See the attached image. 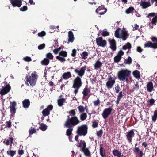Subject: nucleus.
<instances>
[{"mask_svg": "<svg viewBox=\"0 0 157 157\" xmlns=\"http://www.w3.org/2000/svg\"><path fill=\"white\" fill-rule=\"evenodd\" d=\"M80 122V120L75 117L71 119L68 118L67 120H66L64 124V127L68 128L66 130V135L69 137L72 134L73 128L75 126L78 125Z\"/></svg>", "mask_w": 157, "mask_h": 157, "instance_id": "obj_1", "label": "nucleus"}, {"mask_svg": "<svg viewBox=\"0 0 157 157\" xmlns=\"http://www.w3.org/2000/svg\"><path fill=\"white\" fill-rule=\"evenodd\" d=\"M131 75V71L126 69H121L117 72V78L121 81H128V77L130 76Z\"/></svg>", "mask_w": 157, "mask_h": 157, "instance_id": "obj_2", "label": "nucleus"}, {"mask_svg": "<svg viewBox=\"0 0 157 157\" xmlns=\"http://www.w3.org/2000/svg\"><path fill=\"white\" fill-rule=\"evenodd\" d=\"M38 77V75L36 72L34 71L31 74V76L27 75L25 77V79L26 81L29 83L30 86H33L35 85Z\"/></svg>", "mask_w": 157, "mask_h": 157, "instance_id": "obj_3", "label": "nucleus"}, {"mask_svg": "<svg viewBox=\"0 0 157 157\" xmlns=\"http://www.w3.org/2000/svg\"><path fill=\"white\" fill-rule=\"evenodd\" d=\"M82 82L81 78L79 76H77L73 81V84L72 87L75 89L74 92L75 95L78 93L79 88L82 86Z\"/></svg>", "mask_w": 157, "mask_h": 157, "instance_id": "obj_4", "label": "nucleus"}, {"mask_svg": "<svg viewBox=\"0 0 157 157\" xmlns=\"http://www.w3.org/2000/svg\"><path fill=\"white\" fill-rule=\"evenodd\" d=\"M88 127L86 124H83L78 127L77 133L80 136H85L87 133Z\"/></svg>", "mask_w": 157, "mask_h": 157, "instance_id": "obj_5", "label": "nucleus"}, {"mask_svg": "<svg viewBox=\"0 0 157 157\" xmlns=\"http://www.w3.org/2000/svg\"><path fill=\"white\" fill-rule=\"evenodd\" d=\"M83 145L82 147L81 148L80 151L83 152L86 157H90L91 156V152L89 149L86 147V145L85 141H81Z\"/></svg>", "mask_w": 157, "mask_h": 157, "instance_id": "obj_6", "label": "nucleus"}, {"mask_svg": "<svg viewBox=\"0 0 157 157\" xmlns=\"http://www.w3.org/2000/svg\"><path fill=\"white\" fill-rule=\"evenodd\" d=\"M116 77H110L106 82V85L107 88L109 89L112 88L115 83Z\"/></svg>", "mask_w": 157, "mask_h": 157, "instance_id": "obj_7", "label": "nucleus"}, {"mask_svg": "<svg viewBox=\"0 0 157 157\" xmlns=\"http://www.w3.org/2000/svg\"><path fill=\"white\" fill-rule=\"evenodd\" d=\"M10 85L6 84L5 86H2L1 89L0 88V94L2 96L5 95L10 91Z\"/></svg>", "mask_w": 157, "mask_h": 157, "instance_id": "obj_8", "label": "nucleus"}, {"mask_svg": "<svg viewBox=\"0 0 157 157\" xmlns=\"http://www.w3.org/2000/svg\"><path fill=\"white\" fill-rule=\"evenodd\" d=\"M86 70V67L84 66L81 67L80 69L79 68L75 69L74 71L78 75L79 77H82L84 75Z\"/></svg>", "mask_w": 157, "mask_h": 157, "instance_id": "obj_9", "label": "nucleus"}, {"mask_svg": "<svg viewBox=\"0 0 157 157\" xmlns=\"http://www.w3.org/2000/svg\"><path fill=\"white\" fill-rule=\"evenodd\" d=\"M96 41L97 45L102 47H105L107 44V42L105 40H103L101 37L97 38Z\"/></svg>", "mask_w": 157, "mask_h": 157, "instance_id": "obj_10", "label": "nucleus"}, {"mask_svg": "<svg viewBox=\"0 0 157 157\" xmlns=\"http://www.w3.org/2000/svg\"><path fill=\"white\" fill-rule=\"evenodd\" d=\"M134 129H132L126 132V136L128 141L129 143L132 142V139L134 136Z\"/></svg>", "mask_w": 157, "mask_h": 157, "instance_id": "obj_11", "label": "nucleus"}, {"mask_svg": "<svg viewBox=\"0 0 157 157\" xmlns=\"http://www.w3.org/2000/svg\"><path fill=\"white\" fill-rule=\"evenodd\" d=\"M112 110V108L110 107L105 109L102 114V115L103 118L106 119L107 118L108 116L111 113Z\"/></svg>", "mask_w": 157, "mask_h": 157, "instance_id": "obj_12", "label": "nucleus"}, {"mask_svg": "<svg viewBox=\"0 0 157 157\" xmlns=\"http://www.w3.org/2000/svg\"><path fill=\"white\" fill-rule=\"evenodd\" d=\"M53 108V106L52 105H49L47 106V108L44 109L42 111V113L44 117L50 114V111Z\"/></svg>", "mask_w": 157, "mask_h": 157, "instance_id": "obj_13", "label": "nucleus"}, {"mask_svg": "<svg viewBox=\"0 0 157 157\" xmlns=\"http://www.w3.org/2000/svg\"><path fill=\"white\" fill-rule=\"evenodd\" d=\"M140 143V142H139L138 143H136L135 144V147L133 149V151L136 154L139 155L138 157H142L143 155V151L142 150H140L138 147H136Z\"/></svg>", "mask_w": 157, "mask_h": 157, "instance_id": "obj_14", "label": "nucleus"}, {"mask_svg": "<svg viewBox=\"0 0 157 157\" xmlns=\"http://www.w3.org/2000/svg\"><path fill=\"white\" fill-rule=\"evenodd\" d=\"M107 9L103 5L98 7L96 10V12L100 15L104 14L106 12Z\"/></svg>", "mask_w": 157, "mask_h": 157, "instance_id": "obj_15", "label": "nucleus"}, {"mask_svg": "<svg viewBox=\"0 0 157 157\" xmlns=\"http://www.w3.org/2000/svg\"><path fill=\"white\" fill-rule=\"evenodd\" d=\"M10 3L14 7H20L22 5L21 0H10Z\"/></svg>", "mask_w": 157, "mask_h": 157, "instance_id": "obj_16", "label": "nucleus"}, {"mask_svg": "<svg viewBox=\"0 0 157 157\" xmlns=\"http://www.w3.org/2000/svg\"><path fill=\"white\" fill-rule=\"evenodd\" d=\"M108 41L110 43V47L113 51H115L116 49V43L114 39L111 40L108 39Z\"/></svg>", "mask_w": 157, "mask_h": 157, "instance_id": "obj_17", "label": "nucleus"}, {"mask_svg": "<svg viewBox=\"0 0 157 157\" xmlns=\"http://www.w3.org/2000/svg\"><path fill=\"white\" fill-rule=\"evenodd\" d=\"M16 106V103L15 101H13L10 102V112L12 114H14L16 111L15 107Z\"/></svg>", "mask_w": 157, "mask_h": 157, "instance_id": "obj_18", "label": "nucleus"}, {"mask_svg": "<svg viewBox=\"0 0 157 157\" xmlns=\"http://www.w3.org/2000/svg\"><path fill=\"white\" fill-rule=\"evenodd\" d=\"M68 113L70 114V115L67 116V119L66 120H67L68 118L71 119V118L75 117L77 118L78 120H79L77 117L75 116L76 114V113L75 109H72L69 111L68 112Z\"/></svg>", "mask_w": 157, "mask_h": 157, "instance_id": "obj_19", "label": "nucleus"}, {"mask_svg": "<svg viewBox=\"0 0 157 157\" xmlns=\"http://www.w3.org/2000/svg\"><path fill=\"white\" fill-rule=\"evenodd\" d=\"M140 5L143 9H145L151 6L150 2L149 1L146 2L145 0H141Z\"/></svg>", "mask_w": 157, "mask_h": 157, "instance_id": "obj_20", "label": "nucleus"}, {"mask_svg": "<svg viewBox=\"0 0 157 157\" xmlns=\"http://www.w3.org/2000/svg\"><path fill=\"white\" fill-rule=\"evenodd\" d=\"M62 96L63 95H60L59 97V99L57 100L58 105L59 107H62L64 103L66 102V100L65 98H61Z\"/></svg>", "mask_w": 157, "mask_h": 157, "instance_id": "obj_21", "label": "nucleus"}, {"mask_svg": "<svg viewBox=\"0 0 157 157\" xmlns=\"http://www.w3.org/2000/svg\"><path fill=\"white\" fill-rule=\"evenodd\" d=\"M68 43L69 42L72 43L74 41V37L73 33L71 31H69L68 33Z\"/></svg>", "mask_w": 157, "mask_h": 157, "instance_id": "obj_22", "label": "nucleus"}, {"mask_svg": "<svg viewBox=\"0 0 157 157\" xmlns=\"http://www.w3.org/2000/svg\"><path fill=\"white\" fill-rule=\"evenodd\" d=\"M146 87L147 88V91L148 92H151L154 88L152 82L151 81L148 82L146 85Z\"/></svg>", "mask_w": 157, "mask_h": 157, "instance_id": "obj_23", "label": "nucleus"}, {"mask_svg": "<svg viewBox=\"0 0 157 157\" xmlns=\"http://www.w3.org/2000/svg\"><path fill=\"white\" fill-rule=\"evenodd\" d=\"M90 92V89L88 87L87 85H86L82 93L84 97L87 96L89 94Z\"/></svg>", "mask_w": 157, "mask_h": 157, "instance_id": "obj_24", "label": "nucleus"}, {"mask_svg": "<svg viewBox=\"0 0 157 157\" xmlns=\"http://www.w3.org/2000/svg\"><path fill=\"white\" fill-rule=\"evenodd\" d=\"M23 107L25 108H28L30 105V101L29 99H25L22 101Z\"/></svg>", "mask_w": 157, "mask_h": 157, "instance_id": "obj_25", "label": "nucleus"}, {"mask_svg": "<svg viewBox=\"0 0 157 157\" xmlns=\"http://www.w3.org/2000/svg\"><path fill=\"white\" fill-rule=\"evenodd\" d=\"M128 35L127 31L123 32L120 33V38L122 39L123 41H125L127 39Z\"/></svg>", "mask_w": 157, "mask_h": 157, "instance_id": "obj_26", "label": "nucleus"}, {"mask_svg": "<svg viewBox=\"0 0 157 157\" xmlns=\"http://www.w3.org/2000/svg\"><path fill=\"white\" fill-rule=\"evenodd\" d=\"M71 77V74L70 72H67L64 73L62 76V78L64 79H67Z\"/></svg>", "mask_w": 157, "mask_h": 157, "instance_id": "obj_27", "label": "nucleus"}, {"mask_svg": "<svg viewBox=\"0 0 157 157\" xmlns=\"http://www.w3.org/2000/svg\"><path fill=\"white\" fill-rule=\"evenodd\" d=\"M113 154L115 156H117V157H121V153L118 150L114 149L113 150Z\"/></svg>", "mask_w": 157, "mask_h": 157, "instance_id": "obj_28", "label": "nucleus"}, {"mask_svg": "<svg viewBox=\"0 0 157 157\" xmlns=\"http://www.w3.org/2000/svg\"><path fill=\"white\" fill-rule=\"evenodd\" d=\"M102 63L99 60H98L94 65V67L95 69H98L101 68L102 67Z\"/></svg>", "mask_w": 157, "mask_h": 157, "instance_id": "obj_29", "label": "nucleus"}, {"mask_svg": "<svg viewBox=\"0 0 157 157\" xmlns=\"http://www.w3.org/2000/svg\"><path fill=\"white\" fill-rule=\"evenodd\" d=\"M144 46L145 47H150L154 49V43H152L151 41H148L144 44Z\"/></svg>", "mask_w": 157, "mask_h": 157, "instance_id": "obj_30", "label": "nucleus"}, {"mask_svg": "<svg viewBox=\"0 0 157 157\" xmlns=\"http://www.w3.org/2000/svg\"><path fill=\"white\" fill-rule=\"evenodd\" d=\"M100 154L102 157H105L106 154L105 151L104 150V148L102 147H100Z\"/></svg>", "mask_w": 157, "mask_h": 157, "instance_id": "obj_31", "label": "nucleus"}, {"mask_svg": "<svg viewBox=\"0 0 157 157\" xmlns=\"http://www.w3.org/2000/svg\"><path fill=\"white\" fill-rule=\"evenodd\" d=\"M132 47L131 44L129 42H127L126 44L122 46V49L126 50L127 49H130Z\"/></svg>", "mask_w": 157, "mask_h": 157, "instance_id": "obj_32", "label": "nucleus"}, {"mask_svg": "<svg viewBox=\"0 0 157 157\" xmlns=\"http://www.w3.org/2000/svg\"><path fill=\"white\" fill-rule=\"evenodd\" d=\"M133 74L134 76L137 78H140V73L139 71L136 70L133 72Z\"/></svg>", "mask_w": 157, "mask_h": 157, "instance_id": "obj_33", "label": "nucleus"}, {"mask_svg": "<svg viewBox=\"0 0 157 157\" xmlns=\"http://www.w3.org/2000/svg\"><path fill=\"white\" fill-rule=\"evenodd\" d=\"M134 10V8L133 7H130L126 10L125 12L127 14H129L130 13H133Z\"/></svg>", "mask_w": 157, "mask_h": 157, "instance_id": "obj_34", "label": "nucleus"}, {"mask_svg": "<svg viewBox=\"0 0 157 157\" xmlns=\"http://www.w3.org/2000/svg\"><path fill=\"white\" fill-rule=\"evenodd\" d=\"M80 115V119L81 121H83L85 120L87 117V115L86 113H81Z\"/></svg>", "mask_w": 157, "mask_h": 157, "instance_id": "obj_35", "label": "nucleus"}, {"mask_svg": "<svg viewBox=\"0 0 157 157\" xmlns=\"http://www.w3.org/2000/svg\"><path fill=\"white\" fill-rule=\"evenodd\" d=\"M49 60L48 59L45 58L41 61V64L43 65H47L49 64Z\"/></svg>", "mask_w": 157, "mask_h": 157, "instance_id": "obj_36", "label": "nucleus"}, {"mask_svg": "<svg viewBox=\"0 0 157 157\" xmlns=\"http://www.w3.org/2000/svg\"><path fill=\"white\" fill-rule=\"evenodd\" d=\"M47 126L45 124L43 123H41L40 124L39 128H40L43 131H45L47 129Z\"/></svg>", "mask_w": 157, "mask_h": 157, "instance_id": "obj_37", "label": "nucleus"}, {"mask_svg": "<svg viewBox=\"0 0 157 157\" xmlns=\"http://www.w3.org/2000/svg\"><path fill=\"white\" fill-rule=\"evenodd\" d=\"M121 29L120 28H118L115 32V36L117 38H120V34L119 31Z\"/></svg>", "mask_w": 157, "mask_h": 157, "instance_id": "obj_38", "label": "nucleus"}, {"mask_svg": "<svg viewBox=\"0 0 157 157\" xmlns=\"http://www.w3.org/2000/svg\"><path fill=\"white\" fill-rule=\"evenodd\" d=\"M67 53L66 51H61L59 53V55L64 57H66L67 56Z\"/></svg>", "mask_w": 157, "mask_h": 157, "instance_id": "obj_39", "label": "nucleus"}, {"mask_svg": "<svg viewBox=\"0 0 157 157\" xmlns=\"http://www.w3.org/2000/svg\"><path fill=\"white\" fill-rule=\"evenodd\" d=\"M15 151L13 150H10L7 151V153L11 157H13L15 155Z\"/></svg>", "mask_w": 157, "mask_h": 157, "instance_id": "obj_40", "label": "nucleus"}, {"mask_svg": "<svg viewBox=\"0 0 157 157\" xmlns=\"http://www.w3.org/2000/svg\"><path fill=\"white\" fill-rule=\"evenodd\" d=\"M65 57H62L59 55L56 56V58L60 61L64 62L66 61V59Z\"/></svg>", "mask_w": 157, "mask_h": 157, "instance_id": "obj_41", "label": "nucleus"}, {"mask_svg": "<svg viewBox=\"0 0 157 157\" xmlns=\"http://www.w3.org/2000/svg\"><path fill=\"white\" fill-rule=\"evenodd\" d=\"M46 58L47 59H48V60L52 59L53 58L54 56L51 53H48L46 55Z\"/></svg>", "mask_w": 157, "mask_h": 157, "instance_id": "obj_42", "label": "nucleus"}, {"mask_svg": "<svg viewBox=\"0 0 157 157\" xmlns=\"http://www.w3.org/2000/svg\"><path fill=\"white\" fill-rule=\"evenodd\" d=\"M78 109L80 113H84L85 111V108L83 106L80 105L78 107Z\"/></svg>", "mask_w": 157, "mask_h": 157, "instance_id": "obj_43", "label": "nucleus"}, {"mask_svg": "<svg viewBox=\"0 0 157 157\" xmlns=\"http://www.w3.org/2000/svg\"><path fill=\"white\" fill-rule=\"evenodd\" d=\"M152 120L154 122L157 119V110H155L154 112V115L152 117Z\"/></svg>", "mask_w": 157, "mask_h": 157, "instance_id": "obj_44", "label": "nucleus"}, {"mask_svg": "<svg viewBox=\"0 0 157 157\" xmlns=\"http://www.w3.org/2000/svg\"><path fill=\"white\" fill-rule=\"evenodd\" d=\"M36 131V129L34 128L33 127H31L29 129V132L30 135H32L35 133Z\"/></svg>", "mask_w": 157, "mask_h": 157, "instance_id": "obj_45", "label": "nucleus"}, {"mask_svg": "<svg viewBox=\"0 0 157 157\" xmlns=\"http://www.w3.org/2000/svg\"><path fill=\"white\" fill-rule=\"evenodd\" d=\"M121 58L119 57L118 56H116L114 58V62L116 63L119 62L121 59Z\"/></svg>", "mask_w": 157, "mask_h": 157, "instance_id": "obj_46", "label": "nucleus"}, {"mask_svg": "<svg viewBox=\"0 0 157 157\" xmlns=\"http://www.w3.org/2000/svg\"><path fill=\"white\" fill-rule=\"evenodd\" d=\"M125 63L126 64H130L132 62V59L131 57L129 56L127 59L125 60Z\"/></svg>", "mask_w": 157, "mask_h": 157, "instance_id": "obj_47", "label": "nucleus"}, {"mask_svg": "<svg viewBox=\"0 0 157 157\" xmlns=\"http://www.w3.org/2000/svg\"><path fill=\"white\" fill-rule=\"evenodd\" d=\"M147 102L148 103L149 105L150 106H152L154 104L155 102V100L154 99L152 98L148 101Z\"/></svg>", "mask_w": 157, "mask_h": 157, "instance_id": "obj_48", "label": "nucleus"}, {"mask_svg": "<svg viewBox=\"0 0 157 157\" xmlns=\"http://www.w3.org/2000/svg\"><path fill=\"white\" fill-rule=\"evenodd\" d=\"M98 126V122L95 120L92 121V127L94 128H95Z\"/></svg>", "mask_w": 157, "mask_h": 157, "instance_id": "obj_49", "label": "nucleus"}, {"mask_svg": "<svg viewBox=\"0 0 157 157\" xmlns=\"http://www.w3.org/2000/svg\"><path fill=\"white\" fill-rule=\"evenodd\" d=\"M82 58L84 59H86V57L88 56V53L86 52H83L82 54H81Z\"/></svg>", "mask_w": 157, "mask_h": 157, "instance_id": "obj_50", "label": "nucleus"}, {"mask_svg": "<svg viewBox=\"0 0 157 157\" xmlns=\"http://www.w3.org/2000/svg\"><path fill=\"white\" fill-rule=\"evenodd\" d=\"M102 129H101L99 131H97V135L98 137H100L101 136L103 133Z\"/></svg>", "mask_w": 157, "mask_h": 157, "instance_id": "obj_51", "label": "nucleus"}, {"mask_svg": "<svg viewBox=\"0 0 157 157\" xmlns=\"http://www.w3.org/2000/svg\"><path fill=\"white\" fill-rule=\"evenodd\" d=\"M157 22V16H155L152 19L151 23L152 24L156 25Z\"/></svg>", "mask_w": 157, "mask_h": 157, "instance_id": "obj_52", "label": "nucleus"}, {"mask_svg": "<svg viewBox=\"0 0 157 157\" xmlns=\"http://www.w3.org/2000/svg\"><path fill=\"white\" fill-rule=\"evenodd\" d=\"M100 102V101L99 99H98L97 100L94 101L93 102V103L95 106H97L98 105H99Z\"/></svg>", "mask_w": 157, "mask_h": 157, "instance_id": "obj_53", "label": "nucleus"}, {"mask_svg": "<svg viewBox=\"0 0 157 157\" xmlns=\"http://www.w3.org/2000/svg\"><path fill=\"white\" fill-rule=\"evenodd\" d=\"M46 33L44 31H42L40 33H39L38 35L39 37H43L46 35Z\"/></svg>", "mask_w": 157, "mask_h": 157, "instance_id": "obj_54", "label": "nucleus"}, {"mask_svg": "<svg viewBox=\"0 0 157 157\" xmlns=\"http://www.w3.org/2000/svg\"><path fill=\"white\" fill-rule=\"evenodd\" d=\"M109 33L106 31H103L102 33V35L103 37H105L109 36Z\"/></svg>", "mask_w": 157, "mask_h": 157, "instance_id": "obj_55", "label": "nucleus"}, {"mask_svg": "<svg viewBox=\"0 0 157 157\" xmlns=\"http://www.w3.org/2000/svg\"><path fill=\"white\" fill-rule=\"evenodd\" d=\"M45 46V44L44 43H43L38 46V49L39 50H42L44 49Z\"/></svg>", "mask_w": 157, "mask_h": 157, "instance_id": "obj_56", "label": "nucleus"}, {"mask_svg": "<svg viewBox=\"0 0 157 157\" xmlns=\"http://www.w3.org/2000/svg\"><path fill=\"white\" fill-rule=\"evenodd\" d=\"M23 59L26 62H29L32 60L31 58L29 56H26L23 58Z\"/></svg>", "mask_w": 157, "mask_h": 157, "instance_id": "obj_57", "label": "nucleus"}, {"mask_svg": "<svg viewBox=\"0 0 157 157\" xmlns=\"http://www.w3.org/2000/svg\"><path fill=\"white\" fill-rule=\"evenodd\" d=\"M20 10L23 12L26 11L28 9L27 6H24L23 7L20 9Z\"/></svg>", "mask_w": 157, "mask_h": 157, "instance_id": "obj_58", "label": "nucleus"}, {"mask_svg": "<svg viewBox=\"0 0 157 157\" xmlns=\"http://www.w3.org/2000/svg\"><path fill=\"white\" fill-rule=\"evenodd\" d=\"M76 50L75 49H73L72 50V53L71 54V56L73 57H75L76 54Z\"/></svg>", "mask_w": 157, "mask_h": 157, "instance_id": "obj_59", "label": "nucleus"}, {"mask_svg": "<svg viewBox=\"0 0 157 157\" xmlns=\"http://www.w3.org/2000/svg\"><path fill=\"white\" fill-rule=\"evenodd\" d=\"M124 54V52L122 50H120L118 52V54L117 55L122 58V56Z\"/></svg>", "mask_w": 157, "mask_h": 157, "instance_id": "obj_60", "label": "nucleus"}, {"mask_svg": "<svg viewBox=\"0 0 157 157\" xmlns=\"http://www.w3.org/2000/svg\"><path fill=\"white\" fill-rule=\"evenodd\" d=\"M115 92L116 93H118L120 90V87L118 85L117 86L115 87Z\"/></svg>", "mask_w": 157, "mask_h": 157, "instance_id": "obj_61", "label": "nucleus"}, {"mask_svg": "<svg viewBox=\"0 0 157 157\" xmlns=\"http://www.w3.org/2000/svg\"><path fill=\"white\" fill-rule=\"evenodd\" d=\"M133 88L136 90H139V85L137 82L136 83L135 85Z\"/></svg>", "mask_w": 157, "mask_h": 157, "instance_id": "obj_62", "label": "nucleus"}, {"mask_svg": "<svg viewBox=\"0 0 157 157\" xmlns=\"http://www.w3.org/2000/svg\"><path fill=\"white\" fill-rule=\"evenodd\" d=\"M143 50V49L140 47H137L136 48V50L138 52L140 53L142 52Z\"/></svg>", "mask_w": 157, "mask_h": 157, "instance_id": "obj_63", "label": "nucleus"}, {"mask_svg": "<svg viewBox=\"0 0 157 157\" xmlns=\"http://www.w3.org/2000/svg\"><path fill=\"white\" fill-rule=\"evenodd\" d=\"M123 96V95L122 94V92L121 91L119 93L117 98H118V99H121Z\"/></svg>", "mask_w": 157, "mask_h": 157, "instance_id": "obj_64", "label": "nucleus"}]
</instances>
